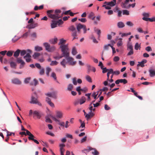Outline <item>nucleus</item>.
<instances>
[{"instance_id":"f257e3e1","label":"nucleus","mask_w":155,"mask_h":155,"mask_svg":"<svg viewBox=\"0 0 155 155\" xmlns=\"http://www.w3.org/2000/svg\"><path fill=\"white\" fill-rule=\"evenodd\" d=\"M61 11L59 9H56L54 11L53 10H49L47 11V14L50 18L55 20H57L62 16Z\"/></svg>"},{"instance_id":"f03ea898","label":"nucleus","mask_w":155,"mask_h":155,"mask_svg":"<svg viewBox=\"0 0 155 155\" xmlns=\"http://www.w3.org/2000/svg\"><path fill=\"white\" fill-rule=\"evenodd\" d=\"M60 48L64 57L69 56L70 52L68 44L64 45H60Z\"/></svg>"},{"instance_id":"7ed1b4c3","label":"nucleus","mask_w":155,"mask_h":155,"mask_svg":"<svg viewBox=\"0 0 155 155\" xmlns=\"http://www.w3.org/2000/svg\"><path fill=\"white\" fill-rule=\"evenodd\" d=\"M43 45L45 47V50L48 52H52L55 50V47L54 46H51L50 44L48 43H44Z\"/></svg>"},{"instance_id":"20e7f679","label":"nucleus","mask_w":155,"mask_h":155,"mask_svg":"<svg viewBox=\"0 0 155 155\" xmlns=\"http://www.w3.org/2000/svg\"><path fill=\"white\" fill-rule=\"evenodd\" d=\"M67 60L69 64L71 65H74L76 64V61H73L74 59L73 58L69 57V56L64 57Z\"/></svg>"},{"instance_id":"39448f33","label":"nucleus","mask_w":155,"mask_h":155,"mask_svg":"<svg viewBox=\"0 0 155 155\" xmlns=\"http://www.w3.org/2000/svg\"><path fill=\"white\" fill-rule=\"evenodd\" d=\"M31 104H38L39 105H41V103L38 101L37 98L34 97L33 96L31 97V101L30 102Z\"/></svg>"},{"instance_id":"423d86ee","label":"nucleus","mask_w":155,"mask_h":155,"mask_svg":"<svg viewBox=\"0 0 155 155\" xmlns=\"http://www.w3.org/2000/svg\"><path fill=\"white\" fill-rule=\"evenodd\" d=\"M12 83L14 84L20 85L21 84V81L18 78H15L12 80Z\"/></svg>"},{"instance_id":"0eeeda50","label":"nucleus","mask_w":155,"mask_h":155,"mask_svg":"<svg viewBox=\"0 0 155 155\" xmlns=\"http://www.w3.org/2000/svg\"><path fill=\"white\" fill-rule=\"evenodd\" d=\"M51 117L53 119V120H54L55 121L59 122L58 124L59 125H60L62 127H64L65 123L64 122H60V120H58L57 119V118L54 116H51Z\"/></svg>"},{"instance_id":"6e6552de","label":"nucleus","mask_w":155,"mask_h":155,"mask_svg":"<svg viewBox=\"0 0 155 155\" xmlns=\"http://www.w3.org/2000/svg\"><path fill=\"white\" fill-rule=\"evenodd\" d=\"M33 114L36 116L38 119H40L41 116L43 115L42 113L39 111H34Z\"/></svg>"},{"instance_id":"1a4fd4ad","label":"nucleus","mask_w":155,"mask_h":155,"mask_svg":"<svg viewBox=\"0 0 155 155\" xmlns=\"http://www.w3.org/2000/svg\"><path fill=\"white\" fill-rule=\"evenodd\" d=\"M45 95L49 97H51L55 99L57 98L56 94L54 92L47 93Z\"/></svg>"},{"instance_id":"9d476101","label":"nucleus","mask_w":155,"mask_h":155,"mask_svg":"<svg viewBox=\"0 0 155 155\" xmlns=\"http://www.w3.org/2000/svg\"><path fill=\"white\" fill-rule=\"evenodd\" d=\"M90 150H93L92 153L94 155H99V153L95 148H93L92 147H89L88 149Z\"/></svg>"},{"instance_id":"9b49d317","label":"nucleus","mask_w":155,"mask_h":155,"mask_svg":"<svg viewBox=\"0 0 155 155\" xmlns=\"http://www.w3.org/2000/svg\"><path fill=\"white\" fill-rule=\"evenodd\" d=\"M147 61L146 59L143 60L141 62H139L138 64H137V66H140L142 67H143L144 66V64L146 63Z\"/></svg>"},{"instance_id":"f8f14e48","label":"nucleus","mask_w":155,"mask_h":155,"mask_svg":"<svg viewBox=\"0 0 155 155\" xmlns=\"http://www.w3.org/2000/svg\"><path fill=\"white\" fill-rule=\"evenodd\" d=\"M63 116V113L61 111H57L56 112V117L57 118L61 119Z\"/></svg>"},{"instance_id":"ddd939ff","label":"nucleus","mask_w":155,"mask_h":155,"mask_svg":"<svg viewBox=\"0 0 155 155\" xmlns=\"http://www.w3.org/2000/svg\"><path fill=\"white\" fill-rule=\"evenodd\" d=\"M84 25L79 23L77 25V29L78 32H80L81 29L83 28Z\"/></svg>"},{"instance_id":"4468645a","label":"nucleus","mask_w":155,"mask_h":155,"mask_svg":"<svg viewBox=\"0 0 155 155\" xmlns=\"http://www.w3.org/2000/svg\"><path fill=\"white\" fill-rule=\"evenodd\" d=\"M116 4V0H113L110 2H108V5H110L111 7L115 6Z\"/></svg>"},{"instance_id":"2eb2a0df","label":"nucleus","mask_w":155,"mask_h":155,"mask_svg":"<svg viewBox=\"0 0 155 155\" xmlns=\"http://www.w3.org/2000/svg\"><path fill=\"white\" fill-rule=\"evenodd\" d=\"M57 23L56 21L54 20L52 21V22L51 23V28H55L57 26Z\"/></svg>"},{"instance_id":"dca6fc26","label":"nucleus","mask_w":155,"mask_h":155,"mask_svg":"<svg viewBox=\"0 0 155 155\" xmlns=\"http://www.w3.org/2000/svg\"><path fill=\"white\" fill-rule=\"evenodd\" d=\"M117 27L119 28H121L124 27L125 26L124 23L122 21H119L117 23Z\"/></svg>"},{"instance_id":"f3484780","label":"nucleus","mask_w":155,"mask_h":155,"mask_svg":"<svg viewBox=\"0 0 155 155\" xmlns=\"http://www.w3.org/2000/svg\"><path fill=\"white\" fill-rule=\"evenodd\" d=\"M66 41L64 40L63 38L61 39L60 40V42L58 44V45H64L65 43H66Z\"/></svg>"},{"instance_id":"a211bd4d","label":"nucleus","mask_w":155,"mask_h":155,"mask_svg":"<svg viewBox=\"0 0 155 155\" xmlns=\"http://www.w3.org/2000/svg\"><path fill=\"white\" fill-rule=\"evenodd\" d=\"M149 71L150 73V75L151 77H153L155 76V70L150 69Z\"/></svg>"},{"instance_id":"6ab92c4d","label":"nucleus","mask_w":155,"mask_h":155,"mask_svg":"<svg viewBox=\"0 0 155 155\" xmlns=\"http://www.w3.org/2000/svg\"><path fill=\"white\" fill-rule=\"evenodd\" d=\"M21 50L19 49H17L14 54V56L15 58H18L19 56Z\"/></svg>"},{"instance_id":"aec40b11","label":"nucleus","mask_w":155,"mask_h":155,"mask_svg":"<svg viewBox=\"0 0 155 155\" xmlns=\"http://www.w3.org/2000/svg\"><path fill=\"white\" fill-rule=\"evenodd\" d=\"M71 35L73 37L72 40H73L75 39L78 38L77 37V31H76L72 32L71 34Z\"/></svg>"},{"instance_id":"412c9836","label":"nucleus","mask_w":155,"mask_h":155,"mask_svg":"<svg viewBox=\"0 0 155 155\" xmlns=\"http://www.w3.org/2000/svg\"><path fill=\"white\" fill-rule=\"evenodd\" d=\"M44 5H41L39 6L38 7V6H35V7L34 9L35 11H37L38 10H41L43 8Z\"/></svg>"},{"instance_id":"4be33fe9","label":"nucleus","mask_w":155,"mask_h":155,"mask_svg":"<svg viewBox=\"0 0 155 155\" xmlns=\"http://www.w3.org/2000/svg\"><path fill=\"white\" fill-rule=\"evenodd\" d=\"M142 19L144 21H150V22H153L154 21L153 18H147L146 17H143L142 18Z\"/></svg>"},{"instance_id":"5701e85b","label":"nucleus","mask_w":155,"mask_h":155,"mask_svg":"<svg viewBox=\"0 0 155 155\" xmlns=\"http://www.w3.org/2000/svg\"><path fill=\"white\" fill-rule=\"evenodd\" d=\"M51 69L49 67H46V74L48 76L49 75V73L51 71Z\"/></svg>"},{"instance_id":"b1692460","label":"nucleus","mask_w":155,"mask_h":155,"mask_svg":"<svg viewBox=\"0 0 155 155\" xmlns=\"http://www.w3.org/2000/svg\"><path fill=\"white\" fill-rule=\"evenodd\" d=\"M94 31L95 32H96L97 34L98 35V36L99 37L100 36V35L101 33V31L100 30L97 29L96 28H94Z\"/></svg>"},{"instance_id":"393cba45","label":"nucleus","mask_w":155,"mask_h":155,"mask_svg":"<svg viewBox=\"0 0 155 155\" xmlns=\"http://www.w3.org/2000/svg\"><path fill=\"white\" fill-rule=\"evenodd\" d=\"M40 54L38 52H35L33 55V58L35 59H37V58L40 56Z\"/></svg>"},{"instance_id":"a878e982","label":"nucleus","mask_w":155,"mask_h":155,"mask_svg":"<svg viewBox=\"0 0 155 155\" xmlns=\"http://www.w3.org/2000/svg\"><path fill=\"white\" fill-rule=\"evenodd\" d=\"M35 50L37 51H40L43 50L42 48L39 46H36L35 47Z\"/></svg>"},{"instance_id":"bb28decb","label":"nucleus","mask_w":155,"mask_h":155,"mask_svg":"<svg viewBox=\"0 0 155 155\" xmlns=\"http://www.w3.org/2000/svg\"><path fill=\"white\" fill-rule=\"evenodd\" d=\"M85 98L84 97H82L79 100L80 104H82L85 102Z\"/></svg>"},{"instance_id":"cd10ccee","label":"nucleus","mask_w":155,"mask_h":155,"mask_svg":"<svg viewBox=\"0 0 155 155\" xmlns=\"http://www.w3.org/2000/svg\"><path fill=\"white\" fill-rule=\"evenodd\" d=\"M67 62L65 59H63L62 61L61 62V64L62 65L64 68H65L66 64H67Z\"/></svg>"},{"instance_id":"c85d7f7f","label":"nucleus","mask_w":155,"mask_h":155,"mask_svg":"<svg viewBox=\"0 0 155 155\" xmlns=\"http://www.w3.org/2000/svg\"><path fill=\"white\" fill-rule=\"evenodd\" d=\"M98 91L97 92H94L92 94L91 96L94 98V99H96L97 98V95L98 94Z\"/></svg>"},{"instance_id":"c756f323","label":"nucleus","mask_w":155,"mask_h":155,"mask_svg":"<svg viewBox=\"0 0 155 155\" xmlns=\"http://www.w3.org/2000/svg\"><path fill=\"white\" fill-rule=\"evenodd\" d=\"M39 74L40 75H43L45 74V69L44 68H42L40 69Z\"/></svg>"},{"instance_id":"7c9ffc66","label":"nucleus","mask_w":155,"mask_h":155,"mask_svg":"<svg viewBox=\"0 0 155 155\" xmlns=\"http://www.w3.org/2000/svg\"><path fill=\"white\" fill-rule=\"evenodd\" d=\"M59 147H60V151H65V149L64 147H65V145L63 144H61L59 145Z\"/></svg>"},{"instance_id":"2f4dec72","label":"nucleus","mask_w":155,"mask_h":155,"mask_svg":"<svg viewBox=\"0 0 155 155\" xmlns=\"http://www.w3.org/2000/svg\"><path fill=\"white\" fill-rule=\"evenodd\" d=\"M86 79L87 81L90 83L92 82V81L91 77L89 75H87L86 76Z\"/></svg>"},{"instance_id":"473e14b6","label":"nucleus","mask_w":155,"mask_h":155,"mask_svg":"<svg viewBox=\"0 0 155 155\" xmlns=\"http://www.w3.org/2000/svg\"><path fill=\"white\" fill-rule=\"evenodd\" d=\"M58 64V62L56 61H52L50 65L51 66L56 65Z\"/></svg>"},{"instance_id":"72a5a7b5","label":"nucleus","mask_w":155,"mask_h":155,"mask_svg":"<svg viewBox=\"0 0 155 155\" xmlns=\"http://www.w3.org/2000/svg\"><path fill=\"white\" fill-rule=\"evenodd\" d=\"M68 29L72 32L76 31V28L73 25H72L70 27L68 28Z\"/></svg>"},{"instance_id":"f704fd0d","label":"nucleus","mask_w":155,"mask_h":155,"mask_svg":"<svg viewBox=\"0 0 155 155\" xmlns=\"http://www.w3.org/2000/svg\"><path fill=\"white\" fill-rule=\"evenodd\" d=\"M77 53V52L75 47H74L72 49V54L73 55H75Z\"/></svg>"},{"instance_id":"c9c22d12","label":"nucleus","mask_w":155,"mask_h":155,"mask_svg":"<svg viewBox=\"0 0 155 155\" xmlns=\"http://www.w3.org/2000/svg\"><path fill=\"white\" fill-rule=\"evenodd\" d=\"M51 77H52L55 80H57V77H56V74L54 72H52L51 75Z\"/></svg>"},{"instance_id":"e433bc0d","label":"nucleus","mask_w":155,"mask_h":155,"mask_svg":"<svg viewBox=\"0 0 155 155\" xmlns=\"http://www.w3.org/2000/svg\"><path fill=\"white\" fill-rule=\"evenodd\" d=\"M35 138V137L31 134L28 137V139L30 140L33 141L35 140L34 139Z\"/></svg>"},{"instance_id":"4c0bfd02","label":"nucleus","mask_w":155,"mask_h":155,"mask_svg":"<svg viewBox=\"0 0 155 155\" xmlns=\"http://www.w3.org/2000/svg\"><path fill=\"white\" fill-rule=\"evenodd\" d=\"M126 24L127 25L130 27H132L134 25V24L130 21H127Z\"/></svg>"},{"instance_id":"58836bf2","label":"nucleus","mask_w":155,"mask_h":155,"mask_svg":"<svg viewBox=\"0 0 155 155\" xmlns=\"http://www.w3.org/2000/svg\"><path fill=\"white\" fill-rule=\"evenodd\" d=\"M127 4L125 3V2H122L121 3V6L123 8H128V6H127L126 4Z\"/></svg>"},{"instance_id":"ea45409f","label":"nucleus","mask_w":155,"mask_h":155,"mask_svg":"<svg viewBox=\"0 0 155 155\" xmlns=\"http://www.w3.org/2000/svg\"><path fill=\"white\" fill-rule=\"evenodd\" d=\"M73 88V86L71 84H69L68 87L67 89L69 91H71Z\"/></svg>"},{"instance_id":"a19ab883","label":"nucleus","mask_w":155,"mask_h":155,"mask_svg":"<svg viewBox=\"0 0 155 155\" xmlns=\"http://www.w3.org/2000/svg\"><path fill=\"white\" fill-rule=\"evenodd\" d=\"M123 15H129V11L127 10H123Z\"/></svg>"},{"instance_id":"79ce46f5","label":"nucleus","mask_w":155,"mask_h":155,"mask_svg":"<svg viewBox=\"0 0 155 155\" xmlns=\"http://www.w3.org/2000/svg\"><path fill=\"white\" fill-rule=\"evenodd\" d=\"M10 66L12 68H16V63L15 62H11L10 63Z\"/></svg>"},{"instance_id":"37998d69","label":"nucleus","mask_w":155,"mask_h":155,"mask_svg":"<svg viewBox=\"0 0 155 155\" xmlns=\"http://www.w3.org/2000/svg\"><path fill=\"white\" fill-rule=\"evenodd\" d=\"M46 119L45 121L47 122H48L50 123H52V120L50 119V118L48 117V116H46L45 117Z\"/></svg>"},{"instance_id":"c03bdc74","label":"nucleus","mask_w":155,"mask_h":155,"mask_svg":"<svg viewBox=\"0 0 155 155\" xmlns=\"http://www.w3.org/2000/svg\"><path fill=\"white\" fill-rule=\"evenodd\" d=\"M120 83H123L124 84H126L127 83V81L125 79H120Z\"/></svg>"},{"instance_id":"a18cd8bd","label":"nucleus","mask_w":155,"mask_h":155,"mask_svg":"<svg viewBox=\"0 0 155 155\" xmlns=\"http://www.w3.org/2000/svg\"><path fill=\"white\" fill-rule=\"evenodd\" d=\"M13 53V51H8L6 54L7 55V56L9 57H11Z\"/></svg>"},{"instance_id":"49530a36","label":"nucleus","mask_w":155,"mask_h":155,"mask_svg":"<svg viewBox=\"0 0 155 155\" xmlns=\"http://www.w3.org/2000/svg\"><path fill=\"white\" fill-rule=\"evenodd\" d=\"M92 67L89 64L87 65V72L88 73H89L90 72V71L91 70Z\"/></svg>"},{"instance_id":"de8ad7c7","label":"nucleus","mask_w":155,"mask_h":155,"mask_svg":"<svg viewBox=\"0 0 155 155\" xmlns=\"http://www.w3.org/2000/svg\"><path fill=\"white\" fill-rule=\"evenodd\" d=\"M35 66L38 69H40L42 68L40 64L38 63H36L35 64Z\"/></svg>"},{"instance_id":"09e8293b","label":"nucleus","mask_w":155,"mask_h":155,"mask_svg":"<svg viewBox=\"0 0 155 155\" xmlns=\"http://www.w3.org/2000/svg\"><path fill=\"white\" fill-rule=\"evenodd\" d=\"M101 68L103 70L102 72L103 73H105L108 70V69H107L106 68H102V66H101Z\"/></svg>"},{"instance_id":"8fccbe9b","label":"nucleus","mask_w":155,"mask_h":155,"mask_svg":"<svg viewBox=\"0 0 155 155\" xmlns=\"http://www.w3.org/2000/svg\"><path fill=\"white\" fill-rule=\"evenodd\" d=\"M20 55L21 56L24 55L26 53V51L25 50H22L20 51Z\"/></svg>"},{"instance_id":"3c124183","label":"nucleus","mask_w":155,"mask_h":155,"mask_svg":"<svg viewBox=\"0 0 155 155\" xmlns=\"http://www.w3.org/2000/svg\"><path fill=\"white\" fill-rule=\"evenodd\" d=\"M57 24L58 25H60L62 24L63 23V21H62L61 19L57 21H56Z\"/></svg>"},{"instance_id":"603ef678","label":"nucleus","mask_w":155,"mask_h":155,"mask_svg":"<svg viewBox=\"0 0 155 155\" xmlns=\"http://www.w3.org/2000/svg\"><path fill=\"white\" fill-rule=\"evenodd\" d=\"M72 82L73 84L75 85H77V82L76 81V79L75 78H74L72 79Z\"/></svg>"},{"instance_id":"864d4df0","label":"nucleus","mask_w":155,"mask_h":155,"mask_svg":"<svg viewBox=\"0 0 155 155\" xmlns=\"http://www.w3.org/2000/svg\"><path fill=\"white\" fill-rule=\"evenodd\" d=\"M20 64H21L20 65V68L21 69L23 67L24 65L25 64V62H24L23 61H22V62H21Z\"/></svg>"},{"instance_id":"5fc2aeb1","label":"nucleus","mask_w":155,"mask_h":155,"mask_svg":"<svg viewBox=\"0 0 155 155\" xmlns=\"http://www.w3.org/2000/svg\"><path fill=\"white\" fill-rule=\"evenodd\" d=\"M145 50L147 51H152V49L151 48V47L150 46H147L145 48Z\"/></svg>"},{"instance_id":"6e6d98bb","label":"nucleus","mask_w":155,"mask_h":155,"mask_svg":"<svg viewBox=\"0 0 155 155\" xmlns=\"http://www.w3.org/2000/svg\"><path fill=\"white\" fill-rule=\"evenodd\" d=\"M31 79L30 78H25L24 81V82L26 84H28L29 82V81Z\"/></svg>"},{"instance_id":"4d7b16f0","label":"nucleus","mask_w":155,"mask_h":155,"mask_svg":"<svg viewBox=\"0 0 155 155\" xmlns=\"http://www.w3.org/2000/svg\"><path fill=\"white\" fill-rule=\"evenodd\" d=\"M143 15V16L144 17L147 18L149 17L150 16L149 13H144Z\"/></svg>"},{"instance_id":"13d9d810","label":"nucleus","mask_w":155,"mask_h":155,"mask_svg":"<svg viewBox=\"0 0 155 155\" xmlns=\"http://www.w3.org/2000/svg\"><path fill=\"white\" fill-rule=\"evenodd\" d=\"M140 46L139 45L138 43L137 42L136 43L135 45V49L136 50H137Z\"/></svg>"},{"instance_id":"bf43d9fd","label":"nucleus","mask_w":155,"mask_h":155,"mask_svg":"<svg viewBox=\"0 0 155 155\" xmlns=\"http://www.w3.org/2000/svg\"><path fill=\"white\" fill-rule=\"evenodd\" d=\"M78 20L83 23H84L87 21V20L85 18H79Z\"/></svg>"},{"instance_id":"052dcab7","label":"nucleus","mask_w":155,"mask_h":155,"mask_svg":"<svg viewBox=\"0 0 155 155\" xmlns=\"http://www.w3.org/2000/svg\"><path fill=\"white\" fill-rule=\"evenodd\" d=\"M94 16V14L93 12H91L89 15L88 18H91L92 17Z\"/></svg>"},{"instance_id":"680f3d73","label":"nucleus","mask_w":155,"mask_h":155,"mask_svg":"<svg viewBox=\"0 0 155 155\" xmlns=\"http://www.w3.org/2000/svg\"><path fill=\"white\" fill-rule=\"evenodd\" d=\"M33 24H31L28 25L27 26V28L28 29H31L34 28V27H33Z\"/></svg>"},{"instance_id":"e2e57ef3","label":"nucleus","mask_w":155,"mask_h":155,"mask_svg":"<svg viewBox=\"0 0 155 155\" xmlns=\"http://www.w3.org/2000/svg\"><path fill=\"white\" fill-rule=\"evenodd\" d=\"M110 109V108L107 104H106L104 105V109L106 110H109Z\"/></svg>"},{"instance_id":"0e129e2a","label":"nucleus","mask_w":155,"mask_h":155,"mask_svg":"<svg viewBox=\"0 0 155 155\" xmlns=\"http://www.w3.org/2000/svg\"><path fill=\"white\" fill-rule=\"evenodd\" d=\"M55 71H56L58 72H61V68L60 67H57L55 69Z\"/></svg>"},{"instance_id":"69168bd1","label":"nucleus","mask_w":155,"mask_h":155,"mask_svg":"<svg viewBox=\"0 0 155 155\" xmlns=\"http://www.w3.org/2000/svg\"><path fill=\"white\" fill-rule=\"evenodd\" d=\"M152 84V83L146 81L142 83L141 84L144 85H148L149 84Z\"/></svg>"},{"instance_id":"338daca9","label":"nucleus","mask_w":155,"mask_h":155,"mask_svg":"<svg viewBox=\"0 0 155 155\" xmlns=\"http://www.w3.org/2000/svg\"><path fill=\"white\" fill-rule=\"evenodd\" d=\"M120 58L118 56H115L114 58V61L117 62L119 61Z\"/></svg>"},{"instance_id":"774afa93","label":"nucleus","mask_w":155,"mask_h":155,"mask_svg":"<svg viewBox=\"0 0 155 155\" xmlns=\"http://www.w3.org/2000/svg\"><path fill=\"white\" fill-rule=\"evenodd\" d=\"M22 60L21 59V58H17V61L18 63H20L22 62Z\"/></svg>"}]
</instances>
